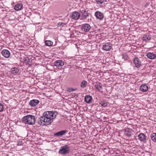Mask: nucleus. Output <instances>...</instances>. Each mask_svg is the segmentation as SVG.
Returning <instances> with one entry per match:
<instances>
[{
	"mask_svg": "<svg viewBox=\"0 0 156 156\" xmlns=\"http://www.w3.org/2000/svg\"><path fill=\"white\" fill-rule=\"evenodd\" d=\"M37 121L39 125L44 126L49 125L53 122V120L43 115L38 118Z\"/></svg>",
	"mask_w": 156,
	"mask_h": 156,
	"instance_id": "f257e3e1",
	"label": "nucleus"
},
{
	"mask_svg": "<svg viewBox=\"0 0 156 156\" xmlns=\"http://www.w3.org/2000/svg\"><path fill=\"white\" fill-rule=\"evenodd\" d=\"M22 120L25 124L33 125L35 123V116L33 115H27L24 116L22 118Z\"/></svg>",
	"mask_w": 156,
	"mask_h": 156,
	"instance_id": "f03ea898",
	"label": "nucleus"
},
{
	"mask_svg": "<svg viewBox=\"0 0 156 156\" xmlns=\"http://www.w3.org/2000/svg\"><path fill=\"white\" fill-rule=\"evenodd\" d=\"M70 147L68 145H65L61 147V149L58 152V153L59 154L64 155L69 154L70 153Z\"/></svg>",
	"mask_w": 156,
	"mask_h": 156,
	"instance_id": "7ed1b4c3",
	"label": "nucleus"
},
{
	"mask_svg": "<svg viewBox=\"0 0 156 156\" xmlns=\"http://www.w3.org/2000/svg\"><path fill=\"white\" fill-rule=\"evenodd\" d=\"M43 115H45V117H47L52 119H55L58 114L57 112L56 111H46L43 113Z\"/></svg>",
	"mask_w": 156,
	"mask_h": 156,
	"instance_id": "20e7f679",
	"label": "nucleus"
},
{
	"mask_svg": "<svg viewBox=\"0 0 156 156\" xmlns=\"http://www.w3.org/2000/svg\"><path fill=\"white\" fill-rule=\"evenodd\" d=\"M80 14L81 15V20H85L89 16V13H88V11L85 10H80Z\"/></svg>",
	"mask_w": 156,
	"mask_h": 156,
	"instance_id": "39448f33",
	"label": "nucleus"
},
{
	"mask_svg": "<svg viewBox=\"0 0 156 156\" xmlns=\"http://www.w3.org/2000/svg\"><path fill=\"white\" fill-rule=\"evenodd\" d=\"M134 131L131 129L127 128L125 129L124 132V134L128 137H130L133 134Z\"/></svg>",
	"mask_w": 156,
	"mask_h": 156,
	"instance_id": "423d86ee",
	"label": "nucleus"
},
{
	"mask_svg": "<svg viewBox=\"0 0 156 156\" xmlns=\"http://www.w3.org/2000/svg\"><path fill=\"white\" fill-rule=\"evenodd\" d=\"M91 27L88 23H85L82 25L81 30L86 32H88L90 29Z\"/></svg>",
	"mask_w": 156,
	"mask_h": 156,
	"instance_id": "0eeeda50",
	"label": "nucleus"
},
{
	"mask_svg": "<svg viewBox=\"0 0 156 156\" xmlns=\"http://www.w3.org/2000/svg\"><path fill=\"white\" fill-rule=\"evenodd\" d=\"M80 14L79 12H73L71 17L74 20H77L80 18Z\"/></svg>",
	"mask_w": 156,
	"mask_h": 156,
	"instance_id": "6e6552de",
	"label": "nucleus"
},
{
	"mask_svg": "<svg viewBox=\"0 0 156 156\" xmlns=\"http://www.w3.org/2000/svg\"><path fill=\"white\" fill-rule=\"evenodd\" d=\"M95 16L97 19L100 20H102L104 17L103 13L99 11H97L95 12Z\"/></svg>",
	"mask_w": 156,
	"mask_h": 156,
	"instance_id": "1a4fd4ad",
	"label": "nucleus"
},
{
	"mask_svg": "<svg viewBox=\"0 0 156 156\" xmlns=\"http://www.w3.org/2000/svg\"><path fill=\"white\" fill-rule=\"evenodd\" d=\"M151 35L149 33L144 34L142 37L143 41L146 42L150 41L151 39Z\"/></svg>",
	"mask_w": 156,
	"mask_h": 156,
	"instance_id": "9d476101",
	"label": "nucleus"
},
{
	"mask_svg": "<svg viewBox=\"0 0 156 156\" xmlns=\"http://www.w3.org/2000/svg\"><path fill=\"white\" fill-rule=\"evenodd\" d=\"M135 66L137 68H139L141 66V62L138 58H135L133 60Z\"/></svg>",
	"mask_w": 156,
	"mask_h": 156,
	"instance_id": "9b49d317",
	"label": "nucleus"
},
{
	"mask_svg": "<svg viewBox=\"0 0 156 156\" xmlns=\"http://www.w3.org/2000/svg\"><path fill=\"white\" fill-rule=\"evenodd\" d=\"M40 102L39 100L36 99H33L31 100L29 102V105L32 107L36 106Z\"/></svg>",
	"mask_w": 156,
	"mask_h": 156,
	"instance_id": "f8f14e48",
	"label": "nucleus"
},
{
	"mask_svg": "<svg viewBox=\"0 0 156 156\" xmlns=\"http://www.w3.org/2000/svg\"><path fill=\"white\" fill-rule=\"evenodd\" d=\"M68 131L66 130H63L60 131L54 134L55 136H60L64 135L67 133Z\"/></svg>",
	"mask_w": 156,
	"mask_h": 156,
	"instance_id": "ddd939ff",
	"label": "nucleus"
},
{
	"mask_svg": "<svg viewBox=\"0 0 156 156\" xmlns=\"http://www.w3.org/2000/svg\"><path fill=\"white\" fill-rule=\"evenodd\" d=\"M2 53L3 56L5 58H8L10 56V52L7 49H3L2 51Z\"/></svg>",
	"mask_w": 156,
	"mask_h": 156,
	"instance_id": "4468645a",
	"label": "nucleus"
},
{
	"mask_svg": "<svg viewBox=\"0 0 156 156\" xmlns=\"http://www.w3.org/2000/svg\"><path fill=\"white\" fill-rule=\"evenodd\" d=\"M54 65L56 66L61 67L64 65V62L62 60H58L55 62Z\"/></svg>",
	"mask_w": 156,
	"mask_h": 156,
	"instance_id": "2eb2a0df",
	"label": "nucleus"
},
{
	"mask_svg": "<svg viewBox=\"0 0 156 156\" xmlns=\"http://www.w3.org/2000/svg\"><path fill=\"white\" fill-rule=\"evenodd\" d=\"M148 89V86L145 84H142L140 87V90L141 91L143 92L147 91Z\"/></svg>",
	"mask_w": 156,
	"mask_h": 156,
	"instance_id": "dca6fc26",
	"label": "nucleus"
},
{
	"mask_svg": "<svg viewBox=\"0 0 156 156\" xmlns=\"http://www.w3.org/2000/svg\"><path fill=\"white\" fill-rule=\"evenodd\" d=\"M32 57L30 56L25 58L24 60V61L25 63L26 64H30V63L32 62Z\"/></svg>",
	"mask_w": 156,
	"mask_h": 156,
	"instance_id": "f3484780",
	"label": "nucleus"
},
{
	"mask_svg": "<svg viewBox=\"0 0 156 156\" xmlns=\"http://www.w3.org/2000/svg\"><path fill=\"white\" fill-rule=\"evenodd\" d=\"M146 136L143 133L139 134L138 136L139 139L141 141L145 142L146 139Z\"/></svg>",
	"mask_w": 156,
	"mask_h": 156,
	"instance_id": "a211bd4d",
	"label": "nucleus"
},
{
	"mask_svg": "<svg viewBox=\"0 0 156 156\" xmlns=\"http://www.w3.org/2000/svg\"><path fill=\"white\" fill-rule=\"evenodd\" d=\"M23 8V5L22 4L20 3L17 4L15 6L14 9L17 11L21 10Z\"/></svg>",
	"mask_w": 156,
	"mask_h": 156,
	"instance_id": "6ab92c4d",
	"label": "nucleus"
},
{
	"mask_svg": "<svg viewBox=\"0 0 156 156\" xmlns=\"http://www.w3.org/2000/svg\"><path fill=\"white\" fill-rule=\"evenodd\" d=\"M147 57L150 59H154L156 57V55L151 52H148L146 55Z\"/></svg>",
	"mask_w": 156,
	"mask_h": 156,
	"instance_id": "aec40b11",
	"label": "nucleus"
},
{
	"mask_svg": "<svg viewBox=\"0 0 156 156\" xmlns=\"http://www.w3.org/2000/svg\"><path fill=\"white\" fill-rule=\"evenodd\" d=\"M11 73L14 75H17L19 72V69L17 68L14 67L11 69Z\"/></svg>",
	"mask_w": 156,
	"mask_h": 156,
	"instance_id": "412c9836",
	"label": "nucleus"
},
{
	"mask_svg": "<svg viewBox=\"0 0 156 156\" xmlns=\"http://www.w3.org/2000/svg\"><path fill=\"white\" fill-rule=\"evenodd\" d=\"M112 48V44L110 43H106L102 48V49H111Z\"/></svg>",
	"mask_w": 156,
	"mask_h": 156,
	"instance_id": "4be33fe9",
	"label": "nucleus"
},
{
	"mask_svg": "<svg viewBox=\"0 0 156 156\" xmlns=\"http://www.w3.org/2000/svg\"><path fill=\"white\" fill-rule=\"evenodd\" d=\"M102 85L99 82L96 83V84L95 86V88L99 91H101L102 90Z\"/></svg>",
	"mask_w": 156,
	"mask_h": 156,
	"instance_id": "5701e85b",
	"label": "nucleus"
},
{
	"mask_svg": "<svg viewBox=\"0 0 156 156\" xmlns=\"http://www.w3.org/2000/svg\"><path fill=\"white\" fill-rule=\"evenodd\" d=\"M92 99V97L90 95H87L85 97L84 101L85 102L87 103L90 102Z\"/></svg>",
	"mask_w": 156,
	"mask_h": 156,
	"instance_id": "b1692460",
	"label": "nucleus"
},
{
	"mask_svg": "<svg viewBox=\"0 0 156 156\" xmlns=\"http://www.w3.org/2000/svg\"><path fill=\"white\" fill-rule=\"evenodd\" d=\"M151 140L154 142H156V133H153L151 135Z\"/></svg>",
	"mask_w": 156,
	"mask_h": 156,
	"instance_id": "393cba45",
	"label": "nucleus"
},
{
	"mask_svg": "<svg viewBox=\"0 0 156 156\" xmlns=\"http://www.w3.org/2000/svg\"><path fill=\"white\" fill-rule=\"evenodd\" d=\"M45 44L47 46H52L53 43L51 41L46 40L45 41Z\"/></svg>",
	"mask_w": 156,
	"mask_h": 156,
	"instance_id": "a878e982",
	"label": "nucleus"
},
{
	"mask_svg": "<svg viewBox=\"0 0 156 156\" xmlns=\"http://www.w3.org/2000/svg\"><path fill=\"white\" fill-rule=\"evenodd\" d=\"M87 82L86 80H83L81 82L80 84V87L81 88H84L87 86Z\"/></svg>",
	"mask_w": 156,
	"mask_h": 156,
	"instance_id": "bb28decb",
	"label": "nucleus"
},
{
	"mask_svg": "<svg viewBox=\"0 0 156 156\" xmlns=\"http://www.w3.org/2000/svg\"><path fill=\"white\" fill-rule=\"evenodd\" d=\"M99 104L103 107H105L107 105V102L105 101H102L100 102Z\"/></svg>",
	"mask_w": 156,
	"mask_h": 156,
	"instance_id": "cd10ccee",
	"label": "nucleus"
},
{
	"mask_svg": "<svg viewBox=\"0 0 156 156\" xmlns=\"http://www.w3.org/2000/svg\"><path fill=\"white\" fill-rule=\"evenodd\" d=\"M122 58L125 60H127L129 58L127 55L125 54H122Z\"/></svg>",
	"mask_w": 156,
	"mask_h": 156,
	"instance_id": "c85d7f7f",
	"label": "nucleus"
},
{
	"mask_svg": "<svg viewBox=\"0 0 156 156\" xmlns=\"http://www.w3.org/2000/svg\"><path fill=\"white\" fill-rule=\"evenodd\" d=\"M98 4H102L105 1L107 2L106 0H95Z\"/></svg>",
	"mask_w": 156,
	"mask_h": 156,
	"instance_id": "c756f323",
	"label": "nucleus"
},
{
	"mask_svg": "<svg viewBox=\"0 0 156 156\" xmlns=\"http://www.w3.org/2000/svg\"><path fill=\"white\" fill-rule=\"evenodd\" d=\"M23 144L22 141L21 140H19L17 142V145L18 146L21 145H22Z\"/></svg>",
	"mask_w": 156,
	"mask_h": 156,
	"instance_id": "7c9ffc66",
	"label": "nucleus"
},
{
	"mask_svg": "<svg viewBox=\"0 0 156 156\" xmlns=\"http://www.w3.org/2000/svg\"><path fill=\"white\" fill-rule=\"evenodd\" d=\"M3 110V105L0 103V112H2Z\"/></svg>",
	"mask_w": 156,
	"mask_h": 156,
	"instance_id": "2f4dec72",
	"label": "nucleus"
},
{
	"mask_svg": "<svg viewBox=\"0 0 156 156\" xmlns=\"http://www.w3.org/2000/svg\"><path fill=\"white\" fill-rule=\"evenodd\" d=\"M61 24H62V27L64 26L65 24L63 23H58L57 24V26H61Z\"/></svg>",
	"mask_w": 156,
	"mask_h": 156,
	"instance_id": "473e14b6",
	"label": "nucleus"
},
{
	"mask_svg": "<svg viewBox=\"0 0 156 156\" xmlns=\"http://www.w3.org/2000/svg\"><path fill=\"white\" fill-rule=\"evenodd\" d=\"M76 89H74L73 88H72L70 90V92H71V91H74L75 90H76Z\"/></svg>",
	"mask_w": 156,
	"mask_h": 156,
	"instance_id": "72a5a7b5",
	"label": "nucleus"
},
{
	"mask_svg": "<svg viewBox=\"0 0 156 156\" xmlns=\"http://www.w3.org/2000/svg\"><path fill=\"white\" fill-rule=\"evenodd\" d=\"M103 50H105L106 51H108L110 50L111 49H103Z\"/></svg>",
	"mask_w": 156,
	"mask_h": 156,
	"instance_id": "f704fd0d",
	"label": "nucleus"
},
{
	"mask_svg": "<svg viewBox=\"0 0 156 156\" xmlns=\"http://www.w3.org/2000/svg\"><path fill=\"white\" fill-rule=\"evenodd\" d=\"M115 156H119V155H115Z\"/></svg>",
	"mask_w": 156,
	"mask_h": 156,
	"instance_id": "c9c22d12",
	"label": "nucleus"
},
{
	"mask_svg": "<svg viewBox=\"0 0 156 156\" xmlns=\"http://www.w3.org/2000/svg\"><path fill=\"white\" fill-rule=\"evenodd\" d=\"M62 24H61V26H62Z\"/></svg>",
	"mask_w": 156,
	"mask_h": 156,
	"instance_id": "e433bc0d",
	"label": "nucleus"
}]
</instances>
